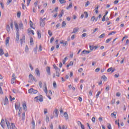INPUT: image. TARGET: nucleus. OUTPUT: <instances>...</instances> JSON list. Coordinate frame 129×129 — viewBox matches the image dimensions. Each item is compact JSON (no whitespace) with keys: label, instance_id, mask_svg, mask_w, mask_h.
<instances>
[{"label":"nucleus","instance_id":"1","mask_svg":"<svg viewBox=\"0 0 129 129\" xmlns=\"http://www.w3.org/2000/svg\"><path fill=\"white\" fill-rule=\"evenodd\" d=\"M14 25L16 30V41L17 43L20 42V30H19V25L17 23V21L14 22Z\"/></svg>","mask_w":129,"mask_h":129},{"label":"nucleus","instance_id":"2","mask_svg":"<svg viewBox=\"0 0 129 129\" xmlns=\"http://www.w3.org/2000/svg\"><path fill=\"white\" fill-rule=\"evenodd\" d=\"M34 101L38 102V101H40V102H43V96L39 95L38 96H36L34 98Z\"/></svg>","mask_w":129,"mask_h":129},{"label":"nucleus","instance_id":"3","mask_svg":"<svg viewBox=\"0 0 129 129\" xmlns=\"http://www.w3.org/2000/svg\"><path fill=\"white\" fill-rule=\"evenodd\" d=\"M29 79L30 80V81H28V82H31V80L32 81H33V80H34V81H35V82H37V80L36 79V78L34 77V76H33V75L32 74H30L29 75Z\"/></svg>","mask_w":129,"mask_h":129},{"label":"nucleus","instance_id":"4","mask_svg":"<svg viewBox=\"0 0 129 129\" xmlns=\"http://www.w3.org/2000/svg\"><path fill=\"white\" fill-rule=\"evenodd\" d=\"M28 92L30 93V94H37V93H38V91L33 88H31L28 90Z\"/></svg>","mask_w":129,"mask_h":129},{"label":"nucleus","instance_id":"5","mask_svg":"<svg viewBox=\"0 0 129 129\" xmlns=\"http://www.w3.org/2000/svg\"><path fill=\"white\" fill-rule=\"evenodd\" d=\"M20 108H21V103H20V102H17V103L15 104V109L18 110V109Z\"/></svg>","mask_w":129,"mask_h":129},{"label":"nucleus","instance_id":"6","mask_svg":"<svg viewBox=\"0 0 129 129\" xmlns=\"http://www.w3.org/2000/svg\"><path fill=\"white\" fill-rule=\"evenodd\" d=\"M6 123L7 125V127L8 129H12V125L10 123V122L7 120V119H5Z\"/></svg>","mask_w":129,"mask_h":129},{"label":"nucleus","instance_id":"7","mask_svg":"<svg viewBox=\"0 0 129 129\" xmlns=\"http://www.w3.org/2000/svg\"><path fill=\"white\" fill-rule=\"evenodd\" d=\"M46 72L47 73L48 75H51V69L50 67H46Z\"/></svg>","mask_w":129,"mask_h":129},{"label":"nucleus","instance_id":"8","mask_svg":"<svg viewBox=\"0 0 129 129\" xmlns=\"http://www.w3.org/2000/svg\"><path fill=\"white\" fill-rule=\"evenodd\" d=\"M90 53V51L89 50H84L81 53V56L83 55V54H89Z\"/></svg>","mask_w":129,"mask_h":129},{"label":"nucleus","instance_id":"9","mask_svg":"<svg viewBox=\"0 0 129 129\" xmlns=\"http://www.w3.org/2000/svg\"><path fill=\"white\" fill-rule=\"evenodd\" d=\"M43 86L44 87V91L47 94L48 93V90L47 89V84H46V83H44Z\"/></svg>","mask_w":129,"mask_h":129},{"label":"nucleus","instance_id":"10","mask_svg":"<svg viewBox=\"0 0 129 129\" xmlns=\"http://www.w3.org/2000/svg\"><path fill=\"white\" fill-rule=\"evenodd\" d=\"M53 115L55 117H58V109H55L54 112H53Z\"/></svg>","mask_w":129,"mask_h":129},{"label":"nucleus","instance_id":"11","mask_svg":"<svg viewBox=\"0 0 129 129\" xmlns=\"http://www.w3.org/2000/svg\"><path fill=\"white\" fill-rule=\"evenodd\" d=\"M1 125L3 127V128H5V120L4 119H2V121L1 122Z\"/></svg>","mask_w":129,"mask_h":129},{"label":"nucleus","instance_id":"12","mask_svg":"<svg viewBox=\"0 0 129 129\" xmlns=\"http://www.w3.org/2000/svg\"><path fill=\"white\" fill-rule=\"evenodd\" d=\"M35 72L37 76H39V77L40 76L41 74H40V70H39V69L38 68L36 69Z\"/></svg>","mask_w":129,"mask_h":129},{"label":"nucleus","instance_id":"13","mask_svg":"<svg viewBox=\"0 0 129 129\" xmlns=\"http://www.w3.org/2000/svg\"><path fill=\"white\" fill-rule=\"evenodd\" d=\"M4 105H7V104H9V99H8V97H5V100L4 101Z\"/></svg>","mask_w":129,"mask_h":129},{"label":"nucleus","instance_id":"14","mask_svg":"<svg viewBox=\"0 0 129 129\" xmlns=\"http://www.w3.org/2000/svg\"><path fill=\"white\" fill-rule=\"evenodd\" d=\"M56 76L57 77H59L60 76V69H58V70H56Z\"/></svg>","mask_w":129,"mask_h":129},{"label":"nucleus","instance_id":"15","mask_svg":"<svg viewBox=\"0 0 129 129\" xmlns=\"http://www.w3.org/2000/svg\"><path fill=\"white\" fill-rule=\"evenodd\" d=\"M63 15H64V10H62L60 12V14L58 15V17H59V19H61V18H62V17H63Z\"/></svg>","mask_w":129,"mask_h":129},{"label":"nucleus","instance_id":"16","mask_svg":"<svg viewBox=\"0 0 129 129\" xmlns=\"http://www.w3.org/2000/svg\"><path fill=\"white\" fill-rule=\"evenodd\" d=\"M78 31H79V28H74L72 34H76V33H77V32H78Z\"/></svg>","mask_w":129,"mask_h":129},{"label":"nucleus","instance_id":"17","mask_svg":"<svg viewBox=\"0 0 129 129\" xmlns=\"http://www.w3.org/2000/svg\"><path fill=\"white\" fill-rule=\"evenodd\" d=\"M40 26L42 28H44L45 26V21H43L42 20H40Z\"/></svg>","mask_w":129,"mask_h":129},{"label":"nucleus","instance_id":"18","mask_svg":"<svg viewBox=\"0 0 129 129\" xmlns=\"http://www.w3.org/2000/svg\"><path fill=\"white\" fill-rule=\"evenodd\" d=\"M22 105H23L24 110H25V111H27V105L26 104V103L25 102Z\"/></svg>","mask_w":129,"mask_h":129},{"label":"nucleus","instance_id":"19","mask_svg":"<svg viewBox=\"0 0 129 129\" xmlns=\"http://www.w3.org/2000/svg\"><path fill=\"white\" fill-rule=\"evenodd\" d=\"M21 45H22L23 43H25V36H24L21 39Z\"/></svg>","mask_w":129,"mask_h":129},{"label":"nucleus","instance_id":"20","mask_svg":"<svg viewBox=\"0 0 129 129\" xmlns=\"http://www.w3.org/2000/svg\"><path fill=\"white\" fill-rule=\"evenodd\" d=\"M64 117H65V119H66L67 120V119H68L69 116H68V114L67 113V112H65L64 113Z\"/></svg>","mask_w":129,"mask_h":129},{"label":"nucleus","instance_id":"21","mask_svg":"<svg viewBox=\"0 0 129 129\" xmlns=\"http://www.w3.org/2000/svg\"><path fill=\"white\" fill-rule=\"evenodd\" d=\"M6 30L8 33H10V31H11V27H10V25H8L6 26Z\"/></svg>","mask_w":129,"mask_h":129},{"label":"nucleus","instance_id":"22","mask_svg":"<svg viewBox=\"0 0 129 129\" xmlns=\"http://www.w3.org/2000/svg\"><path fill=\"white\" fill-rule=\"evenodd\" d=\"M5 54V52H4V49L3 48H0V56H3Z\"/></svg>","mask_w":129,"mask_h":129},{"label":"nucleus","instance_id":"23","mask_svg":"<svg viewBox=\"0 0 129 129\" xmlns=\"http://www.w3.org/2000/svg\"><path fill=\"white\" fill-rule=\"evenodd\" d=\"M19 29L21 30L22 29H24V25H23V23L21 22L19 25Z\"/></svg>","mask_w":129,"mask_h":129},{"label":"nucleus","instance_id":"24","mask_svg":"<svg viewBox=\"0 0 129 129\" xmlns=\"http://www.w3.org/2000/svg\"><path fill=\"white\" fill-rule=\"evenodd\" d=\"M30 45H33L34 44V39H33V37H30Z\"/></svg>","mask_w":129,"mask_h":129},{"label":"nucleus","instance_id":"25","mask_svg":"<svg viewBox=\"0 0 129 129\" xmlns=\"http://www.w3.org/2000/svg\"><path fill=\"white\" fill-rule=\"evenodd\" d=\"M17 80H16L15 78H12L11 79V83L12 84H15V83H16V81Z\"/></svg>","mask_w":129,"mask_h":129},{"label":"nucleus","instance_id":"26","mask_svg":"<svg viewBox=\"0 0 129 129\" xmlns=\"http://www.w3.org/2000/svg\"><path fill=\"white\" fill-rule=\"evenodd\" d=\"M11 128L12 129H17V127L14 123H11Z\"/></svg>","mask_w":129,"mask_h":129},{"label":"nucleus","instance_id":"27","mask_svg":"<svg viewBox=\"0 0 129 129\" xmlns=\"http://www.w3.org/2000/svg\"><path fill=\"white\" fill-rule=\"evenodd\" d=\"M33 51L35 54H37V52L38 51V45H36V47L35 48H34Z\"/></svg>","mask_w":129,"mask_h":129},{"label":"nucleus","instance_id":"28","mask_svg":"<svg viewBox=\"0 0 129 129\" xmlns=\"http://www.w3.org/2000/svg\"><path fill=\"white\" fill-rule=\"evenodd\" d=\"M29 33H32V35H35V33L34 32L33 30H32V29H31V28L28 29V30Z\"/></svg>","mask_w":129,"mask_h":129},{"label":"nucleus","instance_id":"29","mask_svg":"<svg viewBox=\"0 0 129 129\" xmlns=\"http://www.w3.org/2000/svg\"><path fill=\"white\" fill-rule=\"evenodd\" d=\"M10 41V37H7V39H6V45L9 44Z\"/></svg>","mask_w":129,"mask_h":129},{"label":"nucleus","instance_id":"30","mask_svg":"<svg viewBox=\"0 0 129 129\" xmlns=\"http://www.w3.org/2000/svg\"><path fill=\"white\" fill-rule=\"evenodd\" d=\"M60 4H61V5L63 4H66V1L65 0H58Z\"/></svg>","mask_w":129,"mask_h":129},{"label":"nucleus","instance_id":"31","mask_svg":"<svg viewBox=\"0 0 129 129\" xmlns=\"http://www.w3.org/2000/svg\"><path fill=\"white\" fill-rule=\"evenodd\" d=\"M84 15H85V18H86V19H87V18H88V13H87V12L85 11L84 12Z\"/></svg>","mask_w":129,"mask_h":129},{"label":"nucleus","instance_id":"32","mask_svg":"<svg viewBox=\"0 0 129 129\" xmlns=\"http://www.w3.org/2000/svg\"><path fill=\"white\" fill-rule=\"evenodd\" d=\"M22 107H20L19 108V111L18 112V115L19 117L21 116V114L22 113Z\"/></svg>","mask_w":129,"mask_h":129},{"label":"nucleus","instance_id":"33","mask_svg":"<svg viewBox=\"0 0 129 129\" xmlns=\"http://www.w3.org/2000/svg\"><path fill=\"white\" fill-rule=\"evenodd\" d=\"M71 8H72V3H70L69 6L67 7V10H69V9H71Z\"/></svg>","mask_w":129,"mask_h":129},{"label":"nucleus","instance_id":"34","mask_svg":"<svg viewBox=\"0 0 129 129\" xmlns=\"http://www.w3.org/2000/svg\"><path fill=\"white\" fill-rule=\"evenodd\" d=\"M12 91L13 93H15L16 94H17V93H19V90H16V89L12 90Z\"/></svg>","mask_w":129,"mask_h":129},{"label":"nucleus","instance_id":"35","mask_svg":"<svg viewBox=\"0 0 129 129\" xmlns=\"http://www.w3.org/2000/svg\"><path fill=\"white\" fill-rule=\"evenodd\" d=\"M67 59H68V57L67 56L63 59V60H62L63 64H65V63H66V60H67Z\"/></svg>","mask_w":129,"mask_h":129},{"label":"nucleus","instance_id":"36","mask_svg":"<svg viewBox=\"0 0 129 129\" xmlns=\"http://www.w3.org/2000/svg\"><path fill=\"white\" fill-rule=\"evenodd\" d=\"M105 36V34L103 33L100 36H99V39H102V38H103V37H104Z\"/></svg>","mask_w":129,"mask_h":129},{"label":"nucleus","instance_id":"37","mask_svg":"<svg viewBox=\"0 0 129 129\" xmlns=\"http://www.w3.org/2000/svg\"><path fill=\"white\" fill-rule=\"evenodd\" d=\"M45 120L46 121V122H49L50 121V118H49V116H47L46 118H45Z\"/></svg>","mask_w":129,"mask_h":129},{"label":"nucleus","instance_id":"38","mask_svg":"<svg viewBox=\"0 0 129 129\" xmlns=\"http://www.w3.org/2000/svg\"><path fill=\"white\" fill-rule=\"evenodd\" d=\"M48 33L49 37H52V35H53V33H52V32H51V30H48Z\"/></svg>","mask_w":129,"mask_h":129},{"label":"nucleus","instance_id":"39","mask_svg":"<svg viewBox=\"0 0 129 129\" xmlns=\"http://www.w3.org/2000/svg\"><path fill=\"white\" fill-rule=\"evenodd\" d=\"M102 79H103L104 80V81H106V79H107V78H106V77L104 75L102 76L101 77Z\"/></svg>","mask_w":129,"mask_h":129},{"label":"nucleus","instance_id":"40","mask_svg":"<svg viewBox=\"0 0 129 129\" xmlns=\"http://www.w3.org/2000/svg\"><path fill=\"white\" fill-rule=\"evenodd\" d=\"M33 126V128H35V121L34 120V119L32 120V121L31 122Z\"/></svg>","mask_w":129,"mask_h":129},{"label":"nucleus","instance_id":"41","mask_svg":"<svg viewBox=\"0 0 129 129\" xmlns=\"http://www.w3.org/2000/svg\"><path fill=\"white\" fill-rule=\"evenodd\" d=\"M100 93H101V92L100 91L98 92L97 94L96 95V98H98V97L99 96V94H100Z\"/></svg>","mask_w":129,"mask_h":129},{"label":"nucleus","instance_id":"42","mask_svg":"<svg viewBox=\"0 0 129 129\" xmlns=\"http://www.w3.org/2000/svg\"><path fill=\"white\" fill-rule=\"evenodd\" d=\"M115 113H115V112H113V113H112L111 114V116H115V118H116V114H115Z\"/></svg>","mask_w":129,"mask_h":129},{"label":"nucleus","instance_id":"43","mask_svg":"<svg viewBox=\"0 0 129 129\" xmlns=\"http://www.w3.org/2000/svg\"><path fill=\"white\" fill-rule=\"evenodd\" d=\"M37 35H38L39 39H41V33H40L39 31H37Z\"/></svg>","mask_w":129,"mask_h":129},{"label":"nucleus","instance_id":"44","mask_svg":"<svg viewBox=\"0 0 129 129\" xmlns=\"http://www.w3.org/2000/svg\"><path fill=\"white\" fill-rule=\"evenodd\" d=\"M66 26V22L65 21H63L62 23V27L64 28Z\"/></svg>","mask_w":129,"mask_h":129},{"label":"nucleus","instance_id":"45","mask_svg":"<svg viewBox=\"0 0 129 129\" xmlns=\"http://www.w3.org/2000/svg\"><path fill=\"white\" fill-rule=\"evenodd\" d=\"M112 40V38H108L106 40V43H109V42H110Z\"/></svg>","mask_w":129,"mask_h":129},{"label":"nucleus","instance_id":"46","mask_svg":"<svg viewBox=\"0 0 129 129\" xmlns=\"http://www.w3.org/2000/svg\"><path fill=\"white\" fill-rule=\"evenodd\" d=\"M30 25L31 28H32V29H35V28L33 27V22L31 21H30Z\"/></svg>","mask_w":129,"mask_h":129},{"label":"nucleus","instance_id":"47","mask_svg":"<svg viewBox=\"0 0 129 129\" xmlns=\"http://www.w3.org/2000/svg\"><path fill=\"white\" fill-rule=\"evenodd\" d=\"M53 68L55 69V70H58V69H59L58 67H57L56 64H53Z\"/></svg>","mask_w":129,"mask_h":129},{"label":"nucleus","instance_id":"48","mask_svg":"<svg viewBox=\"0 0 129 129\" xmlns=\"http://www.w3.org/2000/svg\"><path fill=\"white\" fill-rule=\"evenodd\" d=\"M89 5H90V3H89V1H88L86 3L85 7H88V6H89Z\"/></svg>","mask_w":129,"mask_h":129},{"label":"nucleus","instance_id":"49","mask_svg":"<svg viewBox=\"0 0 129 129\" xmlns=\"http://www.w3.org/2000/svg\"><path fill=\"white\" fill-rule=\"evenodd\" d=\"M89 48H90V50H91V51H92L93 50V49H94V46H91L90 45H89Z\"/></svg>","mask_w":129,"mask_h":129},{"label":"nucleus","instance_id":"50","mask_svg":"<svg viewBox=\"0 0 129 129\" xmlns=\"http://www.w3.org/2000/svg\"><path fill=\"white\" fill-rule=\"evenodd\" d=\"M107 128L108 129H112L111 128V125L110 124V123H108L107 124Z\"/></svg>","mask_w":129,"mask_h":129},{"label":"nucleus","instance_id":"51","mask_svg":"<svg viewBox=\"0 0 129 129\" xmlns=\"http://www.w3.org/2000/svg\"><path fill=\"white\" fill-rule=\"evenodd\" d=\"M39 85L40 88H42V87L43 86V83H42L41 81L39 82Z\"/></svg>","mask_w":129,"mask_h":129},{"label":"nucleus","instance_id":"52","mask_svg":"<svg viewBox=\"0 0 129 129\" xmlns=\"http://www.w3.org/2000/svg\"><path fill=\"white\" fill-rule=\"evenodd\" d=\"M95 20V16H93L91 17V21H92V22H94Z\"/></svg>","mask_w":129,"mask_h":129},{"label":"nucleus","instance_id":"53","mask_svg":"<svg viewBox=\"0 0 129 129\" xmlns=\"http://www.w3.org/2000/svg\"><path fill=\"white\" fill-rule=\"evenodd\" d=\"M53 85L54 88H56V87H57V84L55 82H53Z\"/></svg>","mask_w":129,"mask_h":129},{"label":"nucleus","instance_id":"54","mask_svg":"<svg viewBox=\"0 0 129 129\" xmlns=\"http://www.w3.org/2000/svg\"><path fill=\"white\" fill-rule=\"evenodd\" d=\"M29 67L31 69L32 71L34 70V68H33V66H32V64L31 63L29 64Z\"/></svg>","mask_w":129,"mask_h":129},{"label":"nucleus","instance_id":"55","mask_svg":"<svg viewBox=\"0 0 129 129\" xmlns=\"http://www.w3.org/2000/svg\"><path fill=\"white\" fill-rule=\"evenodd\" d=\"M17 17L21 18V12H18L17 13Z\"/></svg>","mask_w":129,"mask_h":129},{"label":"nucleus","instance_id":"56","mask_svg":"<svg viewBox=\"0 0 129 129\" xmlns=\"http://www.w3.org/2000/svg\"><path fill=\"white\" fill-rule=\"evenodd\" d=\"M22 9L23 10H26V6H25V5H24V4H22Z\"/></svg>","mask_w":129,"mask_h":129},{"label":"nucleus","instance_id":"57","mask_svg":"<svg viewBox=\"0 0 129 129\" xmlns=\"http://www.w3.org/2000/svg\"><path fill=\"white\" fill-rule=\"evenodd\" d=\"M44 114H46V113H48V109H44Z\"/></svg>","mask_w":129,"mask_h":129},{"label":"nucleus","instance_id":"58","mask_svg":"<svg viewBox=\"0 0 129 129\" xmlns=\"http://www.w3.org/2000/svg\"><path fill=\"white\" fill-rule=\"evenodd\" d=\"M10 26H11V29L13 30L14 29V24H13V22L11 23Z\"/></svg>","mask_w":129,"mask_h":129},{"label":"nucleus","instance_id":"59","mask_svg":"<svg viewBox=\"0 0 129 129\" xmlns=\"http://www.w3.org/2000/svg\"><path fill=\"white\" fill-rule=\"evenodd\" d=\"M116 33V32L115 31H112V32L108 34V36H110V35H112V34H115Z\"/></svg>","mask_w":129,"mask_h":129},{"label":"nucleus","instance_id":"60","mask_svg":"<svg viewBox=\"0 0 129 129\" xmlns=\"http://www.w3.org/2000/svg\"><path fill=\"white\" fill-rule=\"evenodd\" d=\"M12 2H13V0H8L7 1V5H10V4H11V3H12Z\"/></svg>","mask_w":129,"mask_h":129},{"label":"nucleus","instance_id":"61","mask_svg":"<svg viewBox=\"0 0 129 129\" xmlns=\"http://www.w3.org/2000/svg\"><path fill=\"white\" fill-rule=\"evenodd\" d=\"M54 37H51V39H50V43L52 44V43H53V41H54Z\"/></svg>","mask_w":129,"mask_h":129},{"label":"nucleus","instance_id":"62","mask_svg":"<svg viewBox=\"0 0 129 129\" xmlns=\"http://www.w3.org/2000/svg\"><path fill=\"white\" fill-rule=\"evenodd\" d=\"M87 34L86 33H84L82 35V38H84V37H86Z\"/></svg>","mask_w":129,"mask_h":129},{"label":"nucleus","instance_id":"63","mask_svg":"<svg viewBox=\"0 0 129 129\" xmlns=\"http://www.w3.org/2000/svg\"><path fill=\"white\" fill-rule=\"evenodd\" d=\"M105 15H104L102 19V22H104L105 21Z\"/></svg>","mask_w":129,"mask_h":129},{"label":"nucleus","instance_id":"64","mask_svg":"<svg viewBox=\"0 0 129 129\" xmlns=\"http://www.w3.org/2000/svg\"><path fill=\"white\" fill-rule=\"evenodd\" d=\"M92 121H93V122L94 123V122H95V117H93L92 118Z\"/></svg>","mask_w":129,"mask_h":129}]
</instances>
